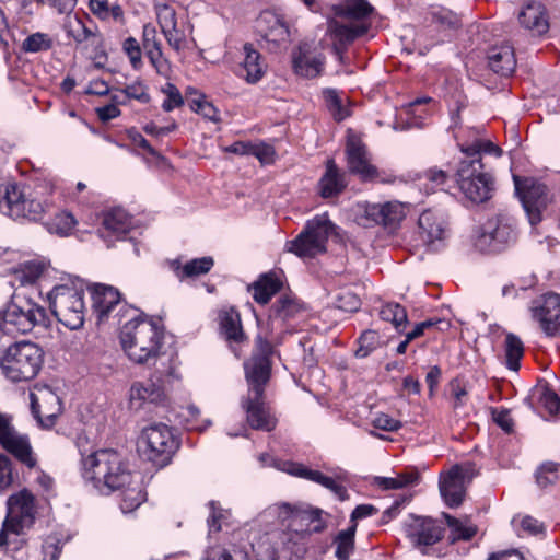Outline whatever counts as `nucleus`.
<instances>
[{
  "mask_svg": "<svg viewBox=\"0 0 560 560\" xmlns=\"http://www.w3.org/2000/svg\"><path fill=\"white\" fill-rule=\"evenodd\" d=\"M272 354V345L261 336H257L252 357L244 362L249 389L242 406L250 428L267 432L272 431L277 425V419L270 415L264 401L265 386L270 378Z\"/></svg>",
  "mask_w": 560,
  "mask_h": 560,
  "instance_id": "f257e3e1",
  "label": "nucleus"
},
{
  "mask_svg": "<svg viewBox=\"0 0 560 560\" xmlns=\"http://www.w3.org/2000/svg\"><path fill=\"white\" fill-rule=\"evenodd\" d=\"M83 477L104 493L121 490L132 483L127 462L114 450H98L83 458Z\"/></svg>",
  "mask_w": 560,
  "mask_h": 560,
  "instance_id": "f03ea898",
  "label": "nucleus"
},
{
  "mask_svg": "<svg viewBox=\"0 0 560 560\" xmlns=\"http://www.w3.org/2000/svg\"><path fill=\"white\" fill-rule=\"evenodd\" d=\"M163 331L152 320L132 318L120 331V343L130 360L149 364L161 353Z\"/></svg>",
  "mask_w": 560,
  "mask_h": 560,
  "instance_id": "7ed1b4c3",
  "label": "nucleus"
},
{
  "mask_svg": "<svg viewBox=\"0 0 560 560\" xmlns=\"http://www.w3.org/2000/svg\"><path fill=\"white\" fill-rule=\"evenodd\" d=\"M43 363L42 349L28 341L15 342L0 355V368L12 382L34 378Z\"/></svg>",
  "mask_w": 560,
  "mask_h": 560,
  "instance_id": "20e7f679",
  "label": "nucleus"
},
{
  "mask_svg": "<svg viewBox=\"0 0 560 560\" xmlns=\"http://www.w3.org/2000/svg\"><path fill=\"white\" fill-rule=\"evenodd\" d=\"M323 511L310 506L291 505L282 503L278 506V515L282 522H288L287 532L283 533V542L298 545L312 534L320 533L326 527L322 518Z\"/></svg>",
  "mask_w": 560,
  "mask_h": 560,
  "instance_id": "39448f33",
  "label": "nucleus"
},
{
  "mask_svg": "<svg viewBox=\"0 0 560 560\" xmlns=\"http://www.w3.org/2000/svg\"><path fill=\"white\" fill-rule=\"evenodd\" d=\"M48 316L45 308L31 299L16 295L2 314L0 329L7 335L27 334L34 327H46Z\"/></svg>",
  "mask_w": 560,
  "mask_h": 560,
  "instance_id": "423d86ee",
  "label": "nucleus"
},
{
  "mask_svg": "<svg viewBox=\"0 0 560 560\" xmlns=\"http://www.w3.org/2000/svg\"><path fill=\"white\" fill-rule=\"evenodd\" d=\"M472 160H462L456 171V182L460 191L475 203L489 200L493 191V178L483 171L482 162L478 161L477 151L471 149Z\"/></svg>",
  "mask_w": 560,
  "mask_h": 560,
  "instance_id": "0eeeda50",
  "label": "nucleus"
},
{
  "mask_svg": "<svg viewBox=\"0 0 560 560\" xmlns=\"http://www.w3.org/2000/svg\"><path fill=\"white\" fill-rule=\"evenodd\" d=\"M516 241L515 220L508 213L489 218L476 230L475 247L481 253H498Z\"/></svg>",
  "mask_w": 560,
  "mask_h": 560,
  "instance_id": "6e6552de",
  "label": "nucleus"
},
{
  "mask_svg": "<svg viewBox=\"0 0 560 560\" xmlns=\"http://www.w3.org/2000/svg\"><path fill=\"white\" fill-rule=\"evenodd\" d=\"M334 231L335 224L327 214L317 215L306 223L294 240L287 243V249L299 257H315L326 252V243Z\"/></svg>",
  "mask_w": 560,
  "mask_h": 560,
  "instance_id": "1a4fd4ad",
  "label": "nucleus"
},
{
  "mask_svg": "<svg viewBox=\"0 0 560 560\" xmlns=\"http://www.w3.org/2000/svg\"><path fill=\"white\" fill-rule=\"evenodd\" d=\"M50 310L55 317L71 330L84 324L83 292L68 285H58L49 293Z\"/></svg>",
  "mask_w": 560,
  "mask_h": 560,
  "instance_id": "9d476101",
  "label": "nucleus"
},
{
  "mask_svg": "<svg viewBox=\"0 0 560 560\" xmlns=\"http://www.w3.org/2000/svg\"><path fill=\"white\" fill-rule=\"evenodd\" d=\"M143 454L155 466L164 467L179 448V440L173 429L164 423H152L142 430Z\"/></svg>",
  "mask_w": 560,
  "mask_h": 560,
  "instance_id": "9b49d317",
  "label": "nucleus"
},
{
  "mask_svg": "<svg viewBox=\"0 0 560 560\" xmlns=\"http://www.w3.org/2000/svg\"><path fill=\"white\" fill-rule=\"evenodd\" d=\"M405 217V205L393 200L378 203H359L355 220L359 225L366 229L382 226L393 232L399 226Z\"/></svg>",
  "mask_w": 560,
  "mask_h": 560,
  "instance_id": "f8f14e48",
  "label": "nucleus"
},
{
  "mask_svg": "<svg viewBox=\"0 0 560 560\" xmlns=\"http://www.w3.org/2000/svg\"><path fill=\"white\" fill-rule=\"evenodd\" d=\"M45 205L34 198L26 197L16 185H8L0 189V212L14 220L38 221L43 218Z\"/></svg>",
  "mask_w": 560,
  "mask_h": 560,
  "instance_id": "ddd939ff",
  "label": "nucleus"
},
{
  "mask_svg": "<svg viewBox=\"0 0 560 560\" xmlns=\"http://www.w3.org/2000/svg\"><path fill=\"white\" fill-rule=\"evenodd\" d=\"M0 446L27 468L33 469L37 466V458L28 435L20 433L15 429L12 415L1 411Z\"/></svg>",
  "mask_w": 560,
  "mask_h": 560,
  "instance_id": "4468645a",
  "label": "nucleus"
},
{
  "mask_svg": "<svg viewBox=\"0 0 560 560\" xmlns=\"http://www.w3.org/2000/svg\"><path fill=\"white\" fill-rule=\"evenodd\" d=\"M513 179L528 221L536 225L541 221V212L550 201L548 187L533 177L521 178L514 175Z\"/></svg>",
  "mask_w": 560,
  "mask_h": 560,
  "instance_id": "2eb2a0df",
  "label": "nucleus"
},
{
  "mask_svg": "<svg viewBox=\"0 0 560 560\" xmlns=\"http://www.w3.org/2000/svg\"><path fill=\"white\" fill-rule=\"evenodd\" d=\"M36 506L35 497L23 489L8 498L5 527L11 528L14 535L24 533L35 522Z\"/></svg>",
  "mask_w": 560,
  "mask_h": 560,
  "instance_id": "dca6fc26",
  "label": "nucleus"
},
{
  "mask_svg": "<svg viewBox=\"0 0 560 560\" xmlns=\"http://www.w3.org/2000/svg\"><path fill=\"white\" fill-rule=\"evenodd\" d=\"M478 471L472 463L453 466L440 483V492L450 508L459 506L466 495L467 487L477 476Z\"/></svg>",
  "mask_w": 560,
  "mask_h": 560,
  "instance_id": "f3484780",
  "label": "nucleus"
},
{
  "mask_svg": "<svg viewBox=\"0 0 560 560\" xmlns=\"http://www.w3.org/2000/svg\"><path fill=\"white\" fill-rule=\"evenodd\" d=\"M405 533L415 547L427 553L428 547L443 538L444 528L431 517L410 515L405 523Z\"/></svg>",
  "mask_w": 560,
  "mask_h": 560,
  "instance_id": "a211bd4d",
  "label": "nucleus"
},
{
  "mask_svg": "<svg viewBox=\"0 0 560 560\" xmlns=\"http://www.w3.org/2000/svg\"><path fill=\"white\" fill-rule=\"evenodd\" d=\"M533 317L547 336L560 335V295L548 293L533 301Z\"/></svg>",
  "mask_w": 560,
  "mask_h": 560,
  "instance_id": "6ab92c4d",
  "label": "nucleus"
},
{
  "mask_svg": "<svg viewBox=\"0 0 560 560\" xmlns=\"http://www.w3.org/2000/svg\"><path fill=\"white\" fill-rule=\"evenodd\" d=\"M31 410L43 428H51L61 412V400L50 387L37 388L30 394Z\"/></svg>",
  "mask_w": 560,
  "mask_h": 560,
  "instance_id": "aec40b11",
  "label": "nucleus"
},
{
  "mask_svg": "<svg viewBox=\"0 0 560 560\" xmlns=\"http://www.w3.org/2000/svg\"><path fill=\"white\" fill-rule=\"evenodd\" d=\"M346 154L349 171L358 174L363 180H373L377 176V170L370 164L366 147L359 136L349 131L346 144Z\"/></svg>",
  "mask_w": 560,
  "mask_h": 560,
  "instance_id": "412c9836",
  "label": "nucleus"
},
{
  "mask_svg": "<svg viewBox=\"0 0 560 560\" xmlns=\"http://www.w3.org/2000/svg\"><path fill=\"white\" fill-rule=\"evenodd\" d=\"M294 72L303 78L313 79L323 72L325 56L316 51L308 43H301L292 54Z\"/></svg>",
  "mask_w": 560,
  "mask_h": 560,
  "instance_id": "4be33fe9",
  "label": "nucleus"
},
{
  "mask_svg": "<svg viewBox=\"0 0 560 560\" xmlns=\"http://www.w3.org/2000/svg\"><path fill=\"white\" fill-rule=\"evenodd\" d=\"M165 398L164 388L160 383V378L145 380L136 382L129 390V404L132 409L139 410L147 405H158Z\"/></svg>",
  "mask_w": 560,
  "mask_h": 560,
  "instance_id": "5701e85b",
  "label": "nucleus"
},
{
  "mask_svg": "<svg viewBox=\"0 0 560 560\" xmlns=\"http://www.w3.org/2000/svg\"><path fill=\"white\" fill-rule=\"evenodd\" d=\"M281 469L290 475L305 478L322 485L323 487L329 489L340 501H346L349 499L348 491L342 485L336 482L335 479L325 476L318 470L308 469L307 467L293 462H284Z\"/></svg>",
  "mask_w": 560,
  "mask_h": 560,
  "instance_id": "b1692460",
  "label": "nucleus"
},
{
  "mask_svg": "<svg viewBox=\"0 0 560 560\" xmlns=\"http://www.w3.org/2000/svg\"><path fill=\"white\" fill-rule=\"evenodd\" d=\"M142 48L151 65L159 74L168 75L170 62L164 58L162 43L158 38V32L154 25L147 23L142 28Z\"/></svg>",
  "mask_w": 560,
  "mask_h": 560,
  "instance_id": "393cba45",
  "label": "nucleus"
},
{
  "mask_svg": "<svg viewBox=\"0 0 560 560\" xmlns=\"http://www.w3.org/2000/svg\"><path fill=\"white\" fill-rule=\"evenodd\" d=\"M244 59L241 63L240 75L245 79L247 83L255 84L259 82L265 75L268 65L261 54L254 47L253 44L246 43L243 46Z\"/></svg>",
  "mask_w": 560,
  "mask_h": 560,
  "instance_id": "a878e982",
  "label": "nucleus"
},
{
  "mask_svg": "<svg viewBox=\"0 0 560 560\" xmlns=\"http://www.w3.org/2000/svg\"><path fill=\"white\" fill-rule=\"evenodd\" d=\"M520 24L534 35L541 36L549 30L545 7L537 1L527 2L518 13Z\"/></svg>",
  "mask_w": 560,
  "mask_h": 560,
  "instance_id": "bb28decb",
  "label": "nucleus"
},
{
  "mask_svg": "<svg viewBox=\"0 0 560 560\" xmlns=\"http://www.w3.org/2000/svg\"><path fill=\"white\" fill-rule=\"evenodd\" d=\"M93 308L100 320L106 318L114 307L120 302V293L117 289L97 284L92 291Z\"/></svg>",
  "mask_w": 560,
  "mask_h": 560,
  "instance_id": "cd10ccee",
  "label": "nucleus"
},
{
  "mask_svg": "<svg viewBox=\"0 0 560 560\" xmlns=\"http://www.w3.org/2000/svg\"><path fill=\"white\" fill-rule=\"evenodd\" d=\"M488 66L497 74L509 77L516 67L513 47L509 45L492 47L488 52Z\"/></svg>",
  "mask_w": 560,
  "mask_h": 560,
  "instance_id": "c85d7f7f",
  "label": "nucleus"
},
{
  "mask_svg": "<svg viewBox=\"0 0 560 560\" xmlns=\"http://www.w3.org/2000/svg\"><path fill=\"white\" fill-rule=\"evenodd\" d=\"M319 194L323 198L338 196L346 188L345 175L339 172L332 160L326 165V172L318 182Z\"/></svg>",
  "mask_w": 560,
  "mask_h": 560,
  "instance_id": "c756f323",
  "label": "nucleus"
},
{
  "mask_svg": "<svg viewBox=\"0 0 560 560\" xmlns=\"http://www.w3.org/2000/svg\"><path fill=\"white\" fill-rule=\"evenodd\" d=\"M66 30L68 36H70L77 45L89 43L91 46L98 47L103 44V37L97 32V28H89L78 15L67 22Z\"/></svg>",
  "mask_w": 560,
  "mask_h": 560,
  "instance_id": "7c9ffc66",
  "label": "nucleus"
},
{
  "mask_svg": "<svg viewBox=\"0 0 560 560\" xmlns=\"http://www.w3.org/2000/svg\"><path fill=\"white\" fill-rule=\"evenodd\" d=\"M282 283L275 273H265L248 287V291L253 292V299L257 303L267 304L272 295L280 291Z\"/></svg>",
  "mask_w": 560,
  "mask_h": 560,
  "instance_id": "2f4dec72",
  "label": "nucleus"
},
{
  "mask_svg": "<svg viewBox=\"0 0 560 560\" xmlns=\"http://www.w3.org/2000/svg\"><path fill=\"white\" fill-rule=\"evenodd\" d=\"M221 332L229 341L241 342L245 338L241 317L234 308L222 311L219 315Z\"/></svg>",
  "mask_w": 560,
  "mask_h": 560,
  "instance_id": "473e14b6",
  "label": "nucleus"
},
{
  "mask_svg": "<svg viewBox=\"0 0 560 560\" xmlns=\"http://www.w3.org/2000/svg\"><path fill=\"white\" fill-rule=\"evenodd\" d=\"M329 32L340 45L347 46L364 35L368 32V25L362 23L342 24L334 21L329 24Z\"/></svg>",
  "mask_w": 560,
  "mask_h": 560,
  "instance_id": "72a5a7b5",
  "label": "nucleus"
},
{
  "mask_svg": "<svg viewBox=\"0 0 560 560\" xmlns=\"http://www.w3.org/2000/svg\"><path fill=\"white\" fill-rule=\"evenodd\" d=\"M443 517L451 528V542L457 540H470L478 532V528L468 518L459 520L447 513H443Z\"/></svg>",
  "mask_w": 560,
  "mask_h": 560,
  "instance_id": "f704fd0d",
  "label": "nucleus"
},
{
  "mask_svg": "<svg viewBox=\"0 0 560 560\" xmlns=\"http://www.w3.org/2000/svg\"><path fill=\"white\" fill-rule=\"evenodd\" d=\"M503 347L506 366L511 371H518L521 368V360L524 355L523 341L515 334L506 332Z\"/></svg>",
  "mask_w": 560,
  "mask_h": 560,
  "instance_id": "c9c22d12",
  "label": "nucleus"
},
{
  "mask_svg": "<svg viewBox=\"0 0 560 560\" xmlns=\"http://www.w3.org/2000/svg\"><path fill=\"white\" fill-rule=\"evenodd\" d=\"M273 22L264 35L270 50L287 47L290 43V31L283 21L273 16Z\"/></svg>",
  "mask_w": 560,
  "mask_h": 560,
  "instance_id": "e433bc0d",
  "label": "nucleus"
},
{
  "mask_svg": "<svg viewBox=\"0 0 560 560\" xmlns=\"http://www.w3.org/2000/svg\"><path fill=\"white\" fill-rule=\"evenodd\" d=\"M131 218L122 209H113L107 212L103 220L105 230L116 234L118 237L129 232L131 228Z\"/></svg>",
  "mask_w": 560,
  "mask_h": 560,
  "instance_id": "4c0bfd02",
  "label": "nucleus"
},
{
  "mask_svg": "<svg viewBox=\"0 0 560 560\" xmlns=\"http://www.w3.org/2000/svg\"><path fill=\"white\" fill-rule=\"evenodd\" d=\"M357 526L358 524H352L347 529L340 530L335 537V556L338 560H349L353 552Z\"/></svg>",
  "mask_w": 560,
  "mask_h": 560,
  "instance_id": "58836bf2",
  "label": "nucleus"
},
{
  "mask_svg": "<svg viewBox=\"0 0 560 560\" xmlns=\"http://www.w3.org/2000/svg\"><path fill=\"white\" fill-rule=\"evenodd\" d=\"M380 316L385 322H390L398 332H402L408 324L407 312L398 303H386L380 310Z\"/></svg>",
  "mask_w": 560,
  "mask_h": 560,
  "instance_id": "ea45409f",
  "label": "nucleus"
},
{
  "mask_svg": "<svg viewBox=\"0 0 560 560\" xmlns=\"http://www.w3.org/2000/svg\"><path fill=\"white\" fill-rule=\"evenodd\" d=\"M373 7L366 0H345L338 5L336 13L339 16L360 20L369 16Z\"/></svg>",
  "mask_w": 560,
  "mask_h": 560,
  "instance_id": "a19ab883",
  "label": "nucleus"
},
{
  "mask_svg": "<svg viewBox=\"0 0 560 560\" xmlns=\"http://www.w3.org/2000/svg\"><path fill=\"white\" fill-rule=\"evenodd\" d=\"M299 311L300 307L293 299L289 296H281L272 305L269 317L271 320L285 322L294 317Z\"/></svg>",
  "mask_w": 560,
  "mask_h": 560,
  "instance_id": "79ce46f5",
  "label": "nucleus"
},
{
  "mask_svg": "<svg viewBox=\"0 0 560 560\" xmlns=\"http://www.w3.org/2000/svg\"><path fill=\"white\" fill-rule=\"evenodd\" d=\"M54 40L46 33H33L28 35L22 43L21 49L24 52L36 54L47 51L52 48Z\"/></svg>",
  "mask_w": 560,
  "mask_h": 560,
  "instance_id": "37998d69",
  "label": "nucleus"
},
{
  "mask_svg": "<svg viewBox=\"0 0 560 560\" xmlns=\"http://www.w3.org/2000/svg\"><path fill=\"white\" fill-rule=\"evenodd\" d=\"M418 224L430 241L440 240L443 235V226L436 222L432 211H423L419 217Z\"/></svg>",
  "mask_w": 560,
  "mask_h": 560,
  "instance_id": "c03bdc74",
  "label": "nucleus"
},
{
  "mask_svg": "<svg viewBox=\"0 0 560 560\" xmlns=\"http://www.w3.org/2000/svg\"><path fill=\"white\" fill-rule=\"evenodd\" d=\"M122 490V499L120 503L121 511L124 513L132 512L137 509L144 500L145 494L139 486L131 487L126 486Z\"/></svg>",
  "mask_w": 560,
  "mask_h": 560,
  "instance_id": "a18cd8bd",
  "label": "nucleus"
},
{
  "mask_svg": "<svg viewBox=\"0 0 560 560\" xmlns=\"http://www.w3.org/2000/svg\"><path fill=\"white\" fill-rule=\"evenodd\" d=\"M213 264L212 257L209 256L195 258L183 266V277L191 278L205 275L210 271Z\"/></svg>",
  "mask_w": 560,
  "mask_h": 560,
  "instance_id": "49530a36",
  "label": "nucleus"
},
{
  "mask_svg": "<svg viewBox=\"0 0 560 560\" xmlns=\"http://www.w3.org/2000/svg\"><path fill=\"white\" fill-rule=\"evenodd\" d=\"M558 467L559 465L555 462H546L539 466L536 471V481L540 488H546L557 482L559 479Z\"/></svg>",
  "mask_w": 560,
  "mask_h": 560,
  "instance_id": "de8ad7c7",
  "label": "nucleus"
},
{
  "mask_svg": "<svg viewBox=\"0 0 560 560\" xmlns=\"http://www.w3.org/2000/svg\"><path fill=\"white\" fill-rule=\"evenodd\" d=\"M154 9L161 30L177 23L175 9L165 0H155Z\"/></svg>",
  "mask_w": 560,
  "mask_h": 560,
  "instance_id": "09e8293b",
  "label": "nucleus"
},
{
  "mask_svg": "<svg viewBox=\"0 0 560 560\" xmlns=\"http://www.w3.org/2000/svg\"><path fill=\"white\" fill-rule=\"evenodd\" d=\"M432 21L443 28H458L460 26V18L455 12L439 8L431 12Z\"/></svg>",
  "mask_w": 560,
  "mask_h": 560,
  "instance_id": "8fccbe9b",
  "label": "nucleus"
},
{
  "mask_svg": "<svg viewBox=\"0 0 560 560\" xmlns=\"http://www.w3.org/2000/svg\"><path fill=\"white\" fill-rule=\"evenodd\" d=\"M471 149H475L477 151L476 155L478 156L479 162H482L481 161V152L494 154V155L501 154V149L499 147H497L495 144H493L491 141L477 140L470 145L462 147V152L465 153V155H466L464 160H472L475 158L471 154L472 153Z\"/></svg>",
  "mask_w": 560,
  "mask_h": 560,
  "instance_id": "3c124183",
  "label": "nucleus"
},
{
  "mask_svg": "<svg viewBox=\"0 0 560 560\" xmlns=\"http://www.w3.org/2000/svg\"><path fill=\"white\" fill-rule=\"evenodd\" d=\"M122 50L128 56L133 69L142 67V48L135 37H127L122 43Z\"/></svg>",
  "mask_w": 560,
  "mask_h": 560,
  "instance_id": "603ef678",
  "label": "nucleus"
},
{
  "mask_svg": "<svg viewBox=\"0 0 560 560\" xmlns=\"http://www.w3.org/2000/svg\"><path fill=\"white\" fill-rule=\"evenodd\" d=\"M539 401L550 415L560 413V397L548 385L539 388Z\"/></svg>",
  "mask_w": 560,
  "mask_h": 560,
  "instance_id": "864d4df0",
  "label": "nucleus"
},
{
  "mask_svg": "<svg viewBox=\"0 0 560 560\" xmlns=\"http://www.w3.org/2000/svg\"><path fill=\"white\" fill-rule=\"evenodd\" d=\"M378 343L377 332L374 330H366L362 332L359 338V348L355 351V355L358 358L368 357L374 349H376Z\"/></svg>",
  "mask_w": 560,
  "mask_h": 560,
  "instance_id": "5fc2aeb1",
  "label": "nucleus"
},
{
  "mask_svg": "<svg viewBox=\"0 0 560 560\" xmlns=\"http://www.w3.org/2000/svg\"><path fill=\"white\" fill-rule=\"evenodd\" d=\"M190 108L201 114L205 118L212 120V121H219L220 118L218 116V109L213 106L212 103L208 102L203 95L199 96L198 98H195L190 102Z\"/></svg>",
  "mask_w": 560,
  "mask_h": 560,
  "instance_id": "6e6d98bb",
  "label": "nucleus"
},
{
  "mask_svg": "<svg viewBox=\"0 0 560 560\" xmlns=\"http://www.w3.org/2000/svg\"><path fill=\"white\" fill-rule=\"evenodd\" d=\"M74 224L75 220L72 214L60 212L56 214L49 230L60 235H67L72 230Z\"/></svg>",
  "mask_w": 560,
  "mask_h": 560,
  "instance_id": "4d7b16f0",
  "label": "nucleus"
},
{
  "mask_svg": "<svg viewBox=\"0 0 560 560\" xmlns=\"http://www.w3.org/2000/svg\"><path fill=\"white\" fill-rule=\"evenodd\" d=\"M120 92L127 98H133L143 104L150 102V95L147 91V86L141 81H136L131 84L126 85V88L120 90Z\"/></svg>",
  "mask_w": 560,
  "mask_h": 560,
  "instance_id": "13d9d810",
  "label": "nucleus"
},
{
  "mask_svg": "<svg viewBox=\"0 0 560 560\" xmlns=\"http://www.w3.org/2000/svg\"><path fill=\"white\" fill-rule=\"evenodd\" d=\"M162 33L168 45L175 50L179 51L184 47L186 40L185 32L178 28L177 23L165 27V30H162Z\"/></svg>",
  "mask_w": 560,
  "mask_h": 560,
  "instance_id": "bf43d9fd",
  "label": "nucleus"
},
{
  "mask_svg": "<svg viewBox=\"0 0 560 560\" xmlns=\"http://www.w3.org/2000/svg\"><path fill=\"white\" fill-rule=\"evenodd\" d=\"M163 92L167 96V98L162 104V108L165 112H171L175 107H179L184 104L183 96L179 90L174 84L167 83L163 89Z\"/></svg>",
  "mask_w": 560,
  "mask_h": 560,
  "instance_id": "052dcab7",
  "label": "nucleus"
},
{
  "mask_svg": "<svg viewBox=\"0 0 560 560\" xmlns=\"http://www.w3.org/2000/svg\"><path fill=\"white\" fill-rule=\"evenodd\" d=\"M360 306V298L351 291L341 292L337 298V307L346 312H357Z\"/></svg>",
  "mask_w": 560,
  "mask_h": 560,
  "instance_id": "680f3d73",
  "label": "nucleus"
},
{
  "mask_svg": "<svg viewBox=\"0 0 560 560\" xmlns=\"http://www.w3.org/2000/svg\"><path fill=\"white\" fill-rule=\"evenodd\" d=\"M13 482L12 462L0 453V490L9 488Z\"/></svg>",
  "mask_w": 560,
  "mask_h": 560,
  "instance_id": "e2e57ef3",
  "label": "nucleus"
},
{
  "mask_svg": "<svg viewBox=\"0 0 560 560\" xmlns=\"http://www.w3.org/2000/svg\"><path fill=\"white\" fill-rule=\"evenodd\" d=\"M373 425L376 429L388 431V432H395L398 431L402 424L399 420H396L388 415L381 413L373 420Z\"/></svg>",
  "mask_w": 560,
  "mask_h": 560,
  "instance_id": "0e129e2a",
  "label": "nucleus"
},
{
  "mask_svg": "<svg viewBox=\"0 0 560 560\" xmlns=\"http://www.w3.org/2000/svg\"><path fill=\"white\" fill-rule=\"evenodd\" d=\"M210 508V516L208 517V525L210 532H220L221 530V521L225 518L224 512L220 509L214 501L209 502Z\"/></svg>",
  "mask_w": 560,
  "mask_h": 560,
  "instance_id": "69168bd1",
  "label": "nucleus"
},
{
  "mask_svg": "<svg viewBox=\"0 0 560 560\" xmlns=\"http://www.w3.org/2000/svg\"><path fill=\"white\" fill-rule=\"evenodd\" d=\"M494 422L505 432L510 433L513 430V420L508 409L492 411Z\"/></svg>",
  "mask_w": 560,
  "mask_h": 560,
  "instance_id": "338daca9",
  "label": "nucleus"
},
{
  "mask_svg": "<svg viewBox=\"0 0 560 560\" xmlns=\"http://www.w3.org/2000/svg\"><path fill=\"white\" fill-rule=\"evenodd\" d=\"M521 527L530 535H539L545 532L544 524L529 515L522 518Z\"/></svg>",
  "mask_w": 560,
  "mask_h": 560,
  "instance_id": "774afa93",
  "label": "nucleus"
}]
</instances>
